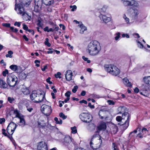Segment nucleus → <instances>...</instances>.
<instances>
[{"mask_svg":"<svg viewBox=\"0 0 150 150\" xmlns=\"http://www.w3.org/2000/svg\"><path fill=\"white\" fill-rule=\"evenodd\" d=\"M101 50V47L100 43L97 41L93 40L88 44L86 51L90 55L95 56L98 54Z\"/></svg>","mask_w":150,"mask_h":150,"instance_id":"obj_1","label":"nucleus"},{"mask_svg":"<svg viewBox=\"0 0 150 150\" xmlns=\"http://www.w3.org/2000/svg\"><path fill=\"white\" fill-rule=\"evenodd\" d=\"M31 100L34 103H41L45 100V96L39 91H33L30 95Z\"/></svg>","mask_w":150,"mask_h":150,"instance_id":"obj_2","label":"nucleus"},{"mask_svg":"<svg viewBox=\"0 0 150 150\" xmlns=\"http://www.w3.org/2000/svg\"><path fill=\"white\" fill-rule=\"evenodd\" d=\"M129 114L125 112L122 115V118L120 116H117L116 120L117 121L120 122L119 124L120 125H122L124 129H126L129 125Z\"/></svg>","mask_w":150,"mask_h":150,"instance_id":"obj_3","label":"nucleus"},{"mask_svg":"<svg viewBox=\"0 0 150 150\" xmlns=\"http://www.w3.org/2000/svg\"><path fill=\"white\" fill-rule=\"evenodd\" d=\"M102 142V141L99 136L94 135L91 139L90 144L91 148L93 149H97L100 147Z\"/></svg>","mask_w":150,"mask_h":150,"instance_id":"obj_4","label":"nucleus"},{"mask_svg":"<svg viewBox=\"0 0 150 150\" xmlns=\"http://www.w3.org/2000/svg\"><path fill=\"white\" fill-rule=\"evenodd\" d=\"M105 70L113 75L117 76L120 73V69L115 66L112 65H106L104 66Z\"/></svg>","mask_w":150,"mask_h":150,"instance_id":"obj_5","label":"nucleus"},{"mask_svg":"<svg viewBox=\"0 0 150 150\" xmlns=\"http://www.w3.org/2000/svg\"><path fill=\"white\" fill-rule=\"evenodd\" d=\"M15 9L18 14L21 15L23 16V18L24 20H30L31 17L26 13L23 7L18 4L15 6Z\"/></svg>","mask_w":150,"mask_h":150,"instance_id":"obj_6","label":"nucleus"},{"mask_svg":"<svg viewBox=\"0 0 150 150\" xmlns=\"http://www.w3.org/2000/svg\"><path fill=\"white\" fill-rule=\"evenodd\" d=\"M18 79L17 77L12 74H9L7 77V82L9 86L14 87L17 83Z\"/></svg>","mask_w":150,"mask_h":150,"instance_id":"obj_7","label":"nucleus"},{"mask_svg":"<svg viewBox=\"0 0 150 150\" xmlns=\"http://www.w3.org/2000/svg\"><path fill=\"white\" fill-rule=\"evenodd\" d=\"M79 117L81 121L86 123H89L92 120V116L88 113H82L79 115Z\"/></svg>","mask_w":150,"mask_h":150,"instance_id":"obj_8","label":"nucleus"},{"mask_svg":"<svg viewBox=\"0 0 150 150\" xmlns=\"http://www.w3.org/2000/svg\"><path fill=\"white\" fill-rule=\"evenodd\" d=\"M63 144L69 148H70L73 144L71 138L69 136L66 135L62 141Z\"/></svg>","mask_w":150,"mask_h":150,"instance_id":"obj_9","label":"nucleus"},{"mask_svg":"<svg viewBox=\"0 0 150 150\" xmlns=\"http://www.w3.org/2000/svg\"><path fill=\"white\" fill-rule=\"evenodd\" d=\"M41 110L42 112L46 116H49L52 111L51 106L46 105H43L41 107Z\"/></svg>","mask_w":150,"mask_h":150,"instance_id":"obj_10","label":"nucleus"},{"mask_svg":"<svg viewBox=\"0 0 150 150\" xmlns=\"http://www.w3.org/2000/svg\"><path fill=\"white\" fill-rule=\"evenodd\" d=\"M17 126V125L16 124L13 122H11L8 125L7 128V131L8 134L11 135L12 134L16 129Z\"/></svg>","mask_w":150,"mask_h":150,"instance_id":"obj_11","label":"nucleus"},{"mask_svg":"<svg viewBox=\"0 0 150 150\" xmlns=\"http://www.w3.org/2000/svg\"><path fill=\"white\" fill-rule=\"evenodd\" d=\"M98 114L100 118L101 119H104L105 120H109V113L108 112L100 110L99 111Z\"/></svg>","mask_w":150,"mask_h":150,"instance_id":"obj_12","label":"nucleus"},{"mask_svg":"<svg viewBox=\"0 0 150 150\" xmlns=\"http://www.w3.org/2000/svg\"><path fill=\"white\" fill-rule=\"evenodd\" d=\"M42 2V0H35L34 11L35 12H38L41 10Z\"/></svg>","mask_w":150,"mask_h":150,"instance_id":"obj_13","label":"nucleus"},{"mask_svg":"<svg viewBox=\"0 0 150 150\" xmlns=\"http://www.w3.org/2000/svg\"><path fill=\"white\" fill-rule=\"evenodd\" d=\"M31 0H16L15 6L19 4L23 7V5L27 6L29 5Z\"/></svg>","mask_w":150,"mask_h":150,"instance_id":"obj_14","label":"nucleus"},{"mask_svg":"<svg viewBox=\"0 0 150 150\" xmlns=\"http://www.w3.org/2000/svg\"><path fill=\"white\" fill-rule=\"evenodd\" d=\"M38 150H48L47 144L45 142H41L38 143L37 146Z\"/></svg>","mask_w":150,"mask_h":150,"instance_id":"obj_15","label":"nucleus"},{"mask_svg":"<svg viewBox=\"0 0 150 150\" xmlns=\"http://www.w3.org/2000/svg\"><path fill=\"white\" fill-rule=\"evenodd\" d=\"M118 131L117 127L114 124L110 125L109 128L108 129L107 131L109 133H110L112 134H114L116 133Z\"/></svg>","mask_w":150,"mask_h":150,"instance_id":"obj_16","label":"nucleus"},{"mask_svg":"<svg viewBox=\"0 0 150 150\" xmlns=\"http://www.w3.org/2000/svg\"><path fill=\"white\" fill-rule=\"evenodd\" d=\"M37 123L38 126L40 128L44 129L45 127H48V123L46 122L44 120H39Z\"/></svg>","mask_w":150,"mask_h":150,"instance_id":"obj_17","label":"nucleus"},{"mask_svg":"<svg viewBox=\"0 0 150 150\" xmlns=\"http://www.w3.org/2000/svg\"><path fill=\"white\" fill-rule=\"evenodd\" d=\"M139 129L137 137L140 138H142L143 136L146 134V132H148V130L145 128H143L142 130H141L140 128Z\"/></svg>","mask_w":150,"mask_h":150,"instance_id":"obj_18","label":"nucleus"},{"mask_svg":"<svg viewBox=\"0 0 150 150\" xmlns=\"http://www.w3.org/2000/svg\"><path fill=\"white\" fill-rule=\"evenodd\" d=\"M65 78L68 81H70L72 80L73 73L72 71L71 70H68L65 72Z\"/></svg>","mask_w":150,"mask_h":150,"instance_id":"obj_19","label":"nucleus"},{"mask_svg":"<svg viewBox=\"0 0 150 150\" xmlns=\"http://www.w3.org/2000/svg\"><path fill=\"white\" fill-rule=\"evenodd\" d=\"M99 17L101 21L103 22L107 23L109 22L111 20L109 16H106V15L102 14H100Z\"/></svg>","mask_w":150,"mask_h":150,"instance_id":"obj_20","label":"nucleus"},{"mask_svg":"<svg viewBox=\"0 0 150 150\" xmlns=\"http://www.w3.org/2000/svg\"><path fill=\"white\" fill-rule=\"evenodd\" d=\"M98 130L100 131H104L106 128V125L105 123L104 122H101L98 127Z\"/></svg>","mask_w":150,"mask_h":150,"instance_id":"obj_21","label":"nucleus"},{"mask_svg":"<svg viewBox=\"0 0 150 150\" xmlns=\"http://www.w3.org/2000/svg\"><path fill=\"white\" fill-rule=\"evenodd\" d=\"M8 87L7 84L2 79H0V88H6Z\"/></svg>","mask_w":150,"mask_h":150,"instance_id":"obj_22","label":"nucleus"},{"mask_svg":"<svg viewBox=\"0 0 150 150\" xmlns=\"http://www.w3.org/2000/svg\"><path fill=\"white\" fill-rule=\"evenodd\" d=\"M78 26L81 28L80 30V33H83L84 32L87 30V28L81 23L80 24L78 25Z\"/></svg>","mask_w":150,"mask_h":150,"instance_id":"obj_23","label":"nucleus"},{"mask_svg":"<svg viewBox=\"0 0 150 150\" xmlns=\"http://www.w3.org/2000/svg\"><path fill=\"white\" fill-rule=\"evenodd\" d=\"M10 68L12 70L16 71L21 70V68L20 66H17L16 65H11L10 66Z\"/></svg>","mask_w":150,"mask_h":150,"instance_id":"obj_24","label":"nucleus"},{"mask_svg":"<svg viewBox=\"0 0 150 150\" xmlns=\"http://www.w3.org/2000/svg\"><path fill=\"white\" fill-rule=\"evenodd\" d=\"M123 82L124 84L127 86H131L132 84L126 78H125L123 79Z\"/></svg>","mask_w":150,"mask_h":150,"instance_id":"obj_25","label":"nucleus"},{"mask_svg":"<svg viewBox=\"0 0 150 150\" xmlns=\"http://www.w3.org/2000/svg\"><path fill=\"white\" fill-rule=\"evenodd\" d=\"M54 2V0H43V3L47 6L51 5Z\"/></svg>","mask_w":150,"mask_h":150,"instance_id":"obj_26","label":"nucleus"},{"mask_svg":"<svg viewBox=\"0 0 150 150\" xmlns=\"http://www.w3.org/2000/svg\"><path fill=\"white\" fill-rule=\"evenodd\" d=\"M122 1L123 4L126 6H130L131 1L128 0H122Z\"/></svg>","mask_w":150,"mask_h":150,"instance_id":"obj_27","label":"nucleus"},{"mask_svg":"<svg viewBox=\"0 0 150 150\" xmlns=\"http://www.w3.org/2000/svg\"><path fill=\"white\" fill-rule=\"evenodd\" d=\"M21 91L25 95L28 94L30 93L29 89L25 87H23L22 88Z\"/></svg>","mask_w":150,"mask_h":150,"instance_id":"obj_28","label":"nucleus"},{"mask_svg":"<svg viewBox=\"0 0 150 150\" xmlns=\"http://www.w3.org/2000/svg\"><path fill=\"white\" fill-rule=\"evenodd\" d=\"M144 82L146 84H150V76L144 77L143 79Z\"/></svg>","mask_w":150,"mask_h":150,"instance_id":"obj_29","label":"nucleus"},{"mask_svg":"<svg viewBox=\"0 0 150 150\" xmlns=\"http://www.w3.org/2000/svg\"><path fill=\"white\" fill-rule=\"evenodd\" d=\"M139 6L138 3L136 1L132 0L131 1L130 6L132 7H137Z\"/></svg>","mask_w":150,"mask_h":150,"instance_id":"obj_30","label":"nucleus"},{"mask_svg":"<svg viewBox=\"0 0 150 150\" xmlns=\"http://www.w3.org/2000/svg\"><path fill=\"white\" fill-rule=\"evenodd\" d=\"M19 118L20 120L19 125L22 127L24 126L25 125V122L24 119L23 117H19Z\"/></svg>","mask_w":150,"mask_h":150,"instance_id":"obj_31","label":"nucleus"},{"mask_svg":"<svg viewBox=\"0 0 150 150\" xmlns=\"http://www.w3.org/2000/svg\"><path fill=\"white\" fill-rule=\"evenodd\" d=\"M139 14V12L138 10L137 9H135L134 10L133 12L132 13V16L134 18H136Z\"/></svg>","mask_w":150,"mask_h":150,"instance_id":"obj_32","label":"nucleus"},{"mask_svg":"<svg viewBox=\"0 0 150 150\" xmlns=\"http://www.w3.org/2000/svg\"><path fill=\"white\" fill-rule=\"evenodd\" d=\"M13 113L15 114V117H16L19 118L21 117V114L19 113L17 109L14 110L13 111Z\"/></svg>","mask_w":150,"mask_h":150,"instance_id":"obj_33","label":"nucleus"},{"mask_svg":"<svg viewBox=\"0 0 150 150\" xmlns=\"http://www.w3.org/2000/svg\"><path fill=\"white\" fill-rule=\"evenodd\" d=\"M125 107L124 106H120L118 108V110L119 112V113H122L124 112L125 111Z\"/></svg>","mask_w":150,"mask_h":150,"instance_id":"obj_34","label":"nucleus"},{"mask_svg":"<svg viewBox=\"0 0 150 150\" xmlns=\"http://www.w3.org/2000/svg\"><path fill=\"white\" fill-rule=\"evenodd\" d=\"M88 128L90 130L93 131L95 129L96 125L93 123L90 124L88 125Z\"/></svg>","mask_w":150,"mask_h":150,"instance_id":"obj_35","label":"nucleus"},{"mask_svg":"<svg viewBox=\"0 0 150 150\" xmlns=\"http://www.w3.org/2000/svg\"><path fill=\"white\" fill-rule=\"evenodd\" d=\"M54 120L57 124H61L62 123V120L60 119L59 120L58 119L57 117L54 118Z\"/></svg>","mask_w":150,"mask_h":150,"instance_id":"obj_36","label":"nucleus"},{"mask_svg":"<svg viewBox=\"0 0 150 150\" xmlns=\"http://www.w3.org/2000/svg\"><path fill=\"white\" fill-rule=\"evenodd\" d=\"M8 54L6 55V57L9 58L12 57V55L13 54V52L10 50L8 51Z\"/></svg>","mask_w":150,"mask_h":150,"instance_id":"obj_37","label":"nucleus"},{"mask_svg":"<svg viewBox=\"0 0 150 150\" xmlns=\"http://www.w3.org/2000/svg\"><path fill=\"white\" fill-rule=\"evenodd\" d=\"M115 39L117 40H118L120 37V33L119 32H117L115 34Z\"/></svg>","mask_w":150,"mask_h":150,"instance_id":"obj_38","label":"nucleus"},{"mask_svg":"<svg viewBox=\"0 0 150 150\" xmlns=\"http://www.w3.org/2000/svg\"><path fill=\"white\" fill-rule=\"evenodd\" d=\"M112 150H119L117 146L115 145L114 143H113L112 144Z\"/></svg>","mask_w":150,"mask_h":150,"instance_id":"obj_39","label":"nucleus"},{"mask_svg":"<svg viewBox=\"0 0 150 150\" xmlns=\"http://www.w3.org/2000/svg\"><path fill=\"white\" fill-rule=\"evenodd\" d=\"M59 116L63 120L67 118V116L65 115L62 112L60 113L59 114Z\"/></svg>","mask_w":150,"mask_h":150,"instance_id":"obj_40","label":"nucleus"},{"mask_svg":"<svg viewBox=\"0 0 150 150\" xmlns=\"http://www.w3.org/2000/svg\"><path fill=\"white\" fill-rule=\"evenodd\" d=\"M7 100L10 103H12L14 100L15 99L13 97H9L8 98Z\"/></svg>","mask_w":150,"mask_h":150,"instance_id":"obj_41","label":"nucleus"},{"mask_svg":"<svg viewBox=\"0 0 150 150\" xmlns=\"http://www.w3.org/2000/svg\"><path fill=\"white\" fill-rule=\"evenodd\" d=\"M76 128V127H74L71 128L72 133L75 134L77 132V131Z\"/></svg>","mask_w":150,"mask_h":150,"instance_id":"obj_42","label":"nucleus"},{"mask_svg":"<svg viewBox=\"0 0 150 150\" xmlns=\"http://www.w3.org/2000/svg\"><path fill=\"white\" fill-rule=\"evenodd\" d=\"M37 24L38 26L41 27L42 26L43 24L41 21L38 20L37 21Z\"/></svg>","mask_w":150,"mask_h":150,"instance_id":"obj_43","label":"nucleus"},{"mask_svg":"<svg viewBox=\"0 0 150 150\" xmlns=\"http://www.w3.org/2000/svg\"><path fill=\"white\" fill-rule=\"evenodd\" d=\"M48 40V39L47 38H46L45 39V44L46 45H47L48 47H50L51 46V44L49 42Z\"/></svg>","mask_w":150,"mask_h":150,"instance_id":"obj_44","label":"nucleus"},{"mask_svg":"<svg viewBox=\"0 0 150 150\" xmlns=\"http://www.w3.org/2000/svg\"><path fill=\"white\" fill-rule=\"evenodd\" d=\"M8 73V71L7 69H6L4 71L2 72V74L4 76H6L7 74Z\"/></svg>","mask_w":150,"mask_h":150,"instance_id":"obj_45","label":"nucleus"},{"mask_svg":"<svg viewBox=\"0 0 150 150\" xmlns=\"http://www.w3.org/2000/svg\"><path fill=\"white\" fill-rule=\"evenodd\" d=\"M82 58L85 61H86L87 63H89L91 62L90 60H88V58L85 57L84 56H83L82 57Z\"/></svg>","mask_w":150,"mask_h":150,"instance_id":"obj_46","label":"nucleus"},{"mask_svg":"<svg viewBox=\"0 0 150 150\" xmlns=\"http://www.w3.org/2000/svg\"><path fill=\"white\" fill-rule=\"evenodd\" d=\"M78 88V87L77 86H75L72 89V91L74 93H75L76 91H77V89Z\"/></svg>","mask_w":150,"mask_h":150,"instance_id":"obj_47","label":"nucleus"},{"mask_svg":"<svg viewBox=\"0 0 150 150\" xmlns=\"http://www.w3.org/2000/svg\"><path fill=\"white\" fill-rule=\"evenodd\" d=\"M61 74L60 72H58L57 73V74L55 75V76L56 78H59V79H61Z\"/></svg>","mask_w":150,"mask_h":150,"instance_id":"obj_48","label":"nucleus"},{"mask_svg":"<svg viewBox=\"0 0 150 150\" xmlns=\"http://www.w3.org/2000/svg\"><path fill=\"white\" fill-rule=\"evenodd\" d=\"M35 63V66L37 67L40 66L39 63H40V61L38 60H36L34 61Z\"/></svg>","mask_w":150,"mask_h":150,"instance_id":"obj_49","label":"nucleus"},{"mask_svg":"<svg viewBox=\"0 0 150 150\" xmlns=\"http://www.w3.org/2000/svg\"><path fill=\"white\" fill-rule=\"evenodd\" d=\"M48 50L49 51H47V54H52L53 53V52L54 51V50L53 49H52L51 48H49Z\"/></svg>","mask_w":150,"mask_h":150,"instance_id":"obj_50","label":"nucleus"},{"mask_svg":"<svg viewBox=\"0 0 150 150\" xmlns=\"http://www.w3.org/2000/svg\"><path fill=\"white\" fill-rule=\"evenodd\" d=\"M70 8H71V11H75V9H76L77 7L75 5H74L73 6H70Z\"/></svg>","mask_w":150,"mask_h":150,"instance_id":"obj_51","label":"nucleus"},{"mask_svg":"<svg viewBox=\"0 0 150 150\" xmlns=\"http://www.w3.org/2000/svg\"><path fill=\"white\" fill-rule=\"evenodd\" d=\"M90 96L95 98H99V96L95 94H91Z\"/></svg>","mask_w":150,"mask_h":150,"instance_id":"obj_52","label":"nucleus"},{"mask_svg":"<svg viewBox=\"0 0 150 150\" xmlns=\"http://www.w3.org/2000/svg\"><path fill=\"white\" fill-rule=\"evenodd\" d=\"M123 18L126 21V22L127 23H129V19L127 18L125 15H124L123 16Z\"/></svg>","mask_w":150,"mask_h":150,"instance_id":"obj_53","label":"nucleus"},{"mask_svg":"<svg viewBox=\"0 0 150 150\" xmlns=\"http://www.w3.org/2000/svg\"><path fill=\"white\" fill-rule=\"evenodd\" d=\"M107 102L109 105H114L115 102L112 100H107Z\"/></svg>","mask_w":150,"mask_h":150,"instance_id":"obj_54","label":"nucleus"},{"mask_svg":"<svg viewBox=\"0 0 150 150\" xmlns=\"http://www.w3.org/2000/svg\"><path fill=\"white\" fill-rule=\"evenodd\" d=\"M137 45L138 47L140 48H142L143 47V45L139 41H137Z\"/></svg>","mask_w":150,"mask_h":150,"instance_id":"obj_55","label":"nucleus"},{"mask_svg":"<svg viewBox=\"0 0 150 150\" xmlns=\"http://www.w3.org/2000/svg\"><path fill=\"white\" fill-rule=\"evenodd\" d=\"M2 25L3 26L6 27H10V24L9 23H3Z\"/></svg>","mask_w":150,"mask_h":150,"instance_id":"obj_56","label":"nucleus"},{"mask_svg":"<svg viewBox=\"0 0 150 150\" xmlns=\"http://www.w3.org/2000/svg\"><path fill=\"white\" fill-rule=\"evenodd\" d=\"M71 94V92L69 91H67L65 93V96L69 98Z\"/></svg>","mask_w":150,"mask_h":150,"instance_id":"obj_57","label":"nucleus"},{"mask_svg":"<svg viewBox=\"0 0 150 150\" xmlns=\"http://www.w3.org/2000/svg\"><path fill=\"white\" fill-rule=\"evenodd\" d=\"M53 28H54V30H55L56 31H58L59 29V27L57 26H56V25H54Z\"/></svg>","mask_w":150,"mask_h":150,"instance_id":"obj_58","label":"nucleus"},{"mask_svg":"<svg viewBox=\"0 0 150 150\" xmlns=\"http://www.w3.org/2000/svg\"><path fill=\"white\" fill-rule=\"evenodd\" d=\"M51 78L50 77H48L46 81L49 84H51L52 83V82L50 81Z\"/></svg>","mask_w":150,"mask_h":150,"instance_id":"obj_59","label":"nucleus"},{"mask_svg":"<svg viewBox=\"0 0 150 150\" xmlns=\"http://www.w3.org/2000/svg\"><path fill=\"white\" fill-rule=\"evenodd\" d=\"M122 37L123 38H125V37H126L127 38H129V35L127 34H123L122 35Z\"/></svg>","mask_w":150,"mask_h":150,"instance_id":"obj_60","label":"nucleus"},{"mask_svg":"<svg viewBox=\"0 0 150 150\" xmlns=\"http://www.w3.org/2000/svg\"><path fill=\"white\" fill-rule=\"evenodd\" d=\"M23 28L24 30H27L28 29V27L26 25H25L24 24H23Z\"/></svg>","mask_w":150,"mask_h":150,"instance_id":"obj_61","label":"nucleus"},{"mask_svg":"<svg viewBox=\"0 0 150 150\" xmlns=\"http://www.w3.org/2000/svg\"><path fill=\"white\" fill-rule=\"evenodd\" d=\"M14 25H17L18 27H19L21 25V22H16L14 23Z\"/></svg>","mask_w":150,"mask_h":150,"instance_id":"obj_62","label":"nucleus"},{"mask_svg":"<svg viewBox=\"0 0 150 150\" xmlns=\"http://www.w3.org/2000/svg\"><path fill=\"white\" fill-rule=\"evenodd\" d=\"M5 121V119L4 118H0V124H2Z\"/></svg>","mask_w":150,"mask_h":150,"instance_id":"obj_63","label":"nucleus"},{"mask_svg":"<svg viewBox=\"0 0 150 150\" xmlns=\"http://www.w3.org/2000/svg\"><path fill=\"white\" fill-rule=\"evenodd\" d=\"M86 92L85 91H82L81 93V96H84L85 95Z\"/></svg>","mask_w":150,"mask_h":150,"instance_id":"obj_64","label":"nucleus"}]
</instances>
